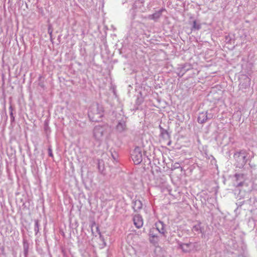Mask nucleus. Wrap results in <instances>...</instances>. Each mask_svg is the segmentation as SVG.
Here are the masks:
<instances>
[{"label": "nucleus", "mask_w": 257, "mask_h": 257, "mask_svg": "<svg viewBox=\"0 0 257 257\" xmlns=\"http://www.w3.org/2000/svg\"><path fill=\"white\" fill-rule=\"evenodd\" d=\"M193 28L195 30H198L200 28V26L199 24H198L196 21H193Z\"/></svg>", "instance_id": "10"}, {"label": "nucleus", "mask_w": 257, "mask_h": 257, "mask_svg": "<svg viewBox=\"0 0 257 257\" xmlns=\"http://www.w3.org/2000/svg\"><path fill=\"white\" fill-rule=\"evenodd\" d=\"M180 247L184 252H189L191 250V243H183L181 244Z\"/></svg>", "instance_id": "6"}, {"label": "nucleus", "mask_w": 257, "mask_h": 257, "mask_svg": "<svg viewBox=\"0 0 257 257\" xmlns=\"http://www.w3.org/2000/svg\"><path fill=\"white\" fill-rule=\"evenodd\" d=\"M134 224L138 228H141L143 225L142 217L139 215H135L134 217Z\"/></svg>", "instance_id": "4"}, {"label": "nucleus", "mask_w": 257, "mask_h": 257, "mask_svg": "<svg viewBox=\"0 0 257 257\" xmlns=\"http://www.w3.org/2000/svg\"><path fill=\"white\" fill-rule=\"evenodd\" d=\"M244 181H242V180L239 181V183H238L237 184H236L235 185V186L236 187H242L244 184Z\"/></svg>", "instance_id": "12"}, {"label": "nucleus", "mask_w": 257, "mask_h": 257, "mask_svg": "<svg viewBox=\"0 0 257 257\" xmlns=\"http://www.w3.org/2000/svg\"><path fill=\"white\" fill-rule=\"evenodd\" d=\"M161 12H160L158 13V14H154L151 15V18L152 19L154 20V19H155L156 18H159L160 16H161Z\"/></svg>", "instance_id": "11"}, {"label": "nucleus", "mask_w": 257, "mask_h": 257, "mask_svg": "<svg viewBox=\"0 0 257 257\" xmlns=\"http://www.w3.org/2000/svg\"><path fill=\"white\" fill-rule=\"evenodd\" d=\"M246 153L244 151L236 152L234 155L236 167L242 168L246 163Z\"/></svg>", "instance_id": "1"}, {"label": "nucleus", "mask_w": 257, "mask_h": 257, "mask_svg": "<svg viewBox=\"0 0 257 257\" xmlns=\"http://www.w3.org/2000/svg\"><path fill=\"white\" fill-rule=\"evenodd\" d=\"M102 112H98L97 110L91 111L89 113V117L93 121L98 122L101 120L103 116Z\"/></svg>", "instance_id": "3"}, {"label": "nucleus", "mask_w": 257, "mask_h": 257, "mask_svg": "<svg viewBox=\"0 0 257 257\" xmlns=\"http://www.w3.org/2000/svg\"><path fill=\"white\" fill-rule=\"evenodd\" d=\"M234 177L236 181H244V175L243 174H235Z\"/></svg>", "instance_id": "8"}, {"label": "nucleus", "mask_w": 257, "mask_h": 257, "mask_svg": "<svg viewBox=\"0 0 257 257\" xmlns=\"http://www.w3.org/2000/svg\"><path fill=\"white\" fill-rule=\"evenodd\" d=\"M50 155L51 156H52V153H50Z\"/></svg>", "instance_id": "15"}, {"label": "nucleus", "mask_w": 257, "mask_h": 257, "mask_svg": "<svg viewBox=\"0 0 257 257\" xmlns=\"http://www.w3.org/2000/svg\"><path fill=\"white\" fill-rule=\"evenodd\" d=\"M156 226H157V229H158V230H159V231L160 232H161V233H164V229L162 228L161 229V230H160V229H158V226H159L158 224H156Z\"/></svg>", "instance_id": "13"}, {"label": "nucleus", "mask_w": 257, "mask_h": 257, "mask_svg": "<svg viewBox=\"0 0 257 257\" xmlns=\"http://www.w3.org/2000/svg\"><path fill=\"white\" fill-rule=\"evenodd\" d=\"M132 158L135 164H140L143 160L142 150L139 147H136L132 154Z\"/></svg>", "instance_id": "2"}, {"label": "nucleus", "mask_w": 257, "mask_h": 257, "mask_svg": "<svg viewBox=\"0 0 257 257\" xmlns=\"http://www.w3.org/2000/svg\"><path fill=\"white\" fill-rule=\"evenodd\" d=\"M155 238H157V236H155V235H153L152 236V239H150V240L151 242H155Z\"/></svg>", "instance_id": "14"}, {"label": "nucleus", "mask_w": 257, "mask_h": 257, "mask_svg": "<svg viewBox=\"0 0 257 257\" xmlns=\"http://www.w3.org/2000/svg\"><path fill=\"white\" fill-rule=\"evenodd\" d=\"M142 208V203L140 200H136L134 202V208L137 210Z\"/></svg>", "instance_id": "7"}, {"label": "nucleus", "mask_w": 257, "mask_h": 257, "mask_svg": "<svg viewBox=\"0 0 257 257\" xmlns=\"http://www.w3.org/2000/svg\"><path fill=\"white\" fill-rule=\"evenodd\" d=\"M207 112H202L199 113L198 117V120L199 123H204L207 120Z\"/></svg>", "instance_id": "5"}, {"label": "nucleus", "mask_w": 257, "mask_h": 257, "mask_svg": "<svg viewBox=\"0 0 257 257\" xmlns=\"http://www.w3.org/2000/svg\"><path fill=\"white\" fill-rule=\"evenodd\" d=\"M134 238H135L134 234H133L132 233H130L127 236V241L129 243H131V240H133Z\"/></svg>", "instance_id": "9"}]
</instances>
